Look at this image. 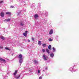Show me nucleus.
Wrapping results in <instances>:
<instances>
[{
  "label": "nucleus",
  "mask_w": 79,
  "mask_h": 79,
  "mask_svg": "<svg viewBox=\"0 0 79 79\" xmlns=\"http://www.w3.org/2000/svg\"><path fill=\"white\" fill-rule=\"evenodd\" d=\"M19 62L20 64H21V63H23V56H22V55H19Z\"/></svg>",
  "instance_id": "f257e3e1"
},
{
  "label": "nucleus",
  "mask_w": 79,
  "mask_h": 79,
  "mask_svg": "<svg viewBox=\"0 0 79 79\" xmlns=\"http://www.w3.org/2000/svg\"><path fill=\"white\" fill-rule=\"evenodd\" d=\"M17 72H18V71L15 70V72L14 73V77L16 79H18L20 77V75L19 74H17Z\"/></svg>",
  "instance_id": "f03ea898"
},
{
  "label": "nucleus",
  "mask_w": 79,
  "mask_h": 79,
  "mask_svg": "<svg viewBox=\"0 0 79 79\" xmlns=\"http://www.w3.org/2000/svg\"><path fill=\"white\" fill-rule=\"evenodd\" d=\"M43 57L44 60H45V61H46V60H47V58H48V57L45 56L44 55H43Z\"/></svg>",
  "instance_id": "7ed1b4c3"
},
{
  "label": "nucleus",
  "mask_w": 79,
  "mask_h": 79,
  "mask_svg": "<svg viewBox=\"0 0 79 79\" xmlns=\"http://www.w3.org/2000/svg\"><path fill=\"white\" fill-rule=\"evenodd\" d=\"M27 32H28V31H25V33H23V35H24V37H26L27 36Z\"/></svg>",
  "instance_id": "20e7f679"
},
{
  "label": "nucleus",
  "mask_w": 79,
  "mask_h": 79,
  "mask_svg": "<svg viewBox=\"0 0 79 79\" xmlns=\"http://www.w3.org/2000/svg\"><path fill=\"white\" fill-rule=\"evenodd\" d=\"M0 15L1 16V17H4V13L1 12L0 14Z\"/></svg>",
  "instance_id": "39448f33"
},
{
  "label": "nucleus",
  "mask_w": 79,
  "mask_h": 79,
  "mask_svg": "<svg viewBox=\"0 0 79 79\" xmlns=\"http://www.w3.org/2000/svg\"><path fill=\"white\" fill-rule=\"evenodd\" d=\"M34 17L35 19H37V18H38V17H39V15H38L37 14H35L34 15Z\"/></svg>",
  "instance_id": "423d86ee"
},
{
  "label": "nucleus",
  "mask_w": 79,
  "mask_h": 79,
  "mask_svg": "<svg viewBox=\"0 0 79 79\" xmlns=\"http://www.w3.org/2000/svg\"><path fill=\"white\" fill-rule=\"evenodd\" d=\"M53 33V30H51L49 31V34H52Z\"/></svg>",
  "instance_id": "0eeeda50"
},
{
  "label": "nucleus",
  "mask_w": 79,
  "mask_h": 79,
  "mask_svg": "<svg viewBox=\"0 0 79 79\" xmlns=\"http://www.w3.org/2000/svg\"><path fill=\"white\" fill-rule=\"evenodd\" d=\"M10 21V19H8L4 20V22L7 21V22H9Z\"/></svg>",
  "instance_id": "6e6552de"
},
{
  "label": "nucleus",
  "mask_w": 79,
  "mask_h": 79,
  "mask_svg": "<svg viewBox=\"0 0 79 79\" xmlns=\"http://www.w3.org/2000/svg\"><path fill=\"white\" fill-rule=\"evenodd\" d=\"M70 71H72V70H73V71H76V70H75V71L74 70L73 68V67H71L70 68Z\"/></svg>",
  "instance_id": "1a4fd4ad"
},
{
  "label": "nucleus",
  "mask_w": 79,
  "mask_h": 79,
  "mask_svg": "<svg viewBox=\"0 0 79 79\" xmlns=\"http://www.w3.org/2000/svg\"><path fill=\"white\" fill-rule=\"evenodd\" d=\"M50 56L52 58H53L54 56V54L52 53L50 54Z\"/></svg>",
  "instance_id": "9d476101"
},
{
  "label": "nucleus",
  "mask_w": 79,
  "mask_h": 79,
  "mask_svg": "<svg viewBox=\"0 0 79 79\" xmlns=\"http://www.w3.org/2000/svg\"><path fill=\"white\" fill-rule=\"evenodd\" d=\"M0 60L1 61H3L5 62V60L3 59H2V58H0Z\"/></svg>",
  "instance_id": "9b49d317"
},
{
  "label": "nucleus",
  "mask_w": 79,
  "mask_h": 79,
  "mask_svg": "<svg viewBox=\"0 0 79 79\" xmlns=\"http://www.w3.org/2000/svg\"><path fill=\"white\" fill-rule=\"evenodd\" d=\"M38 44V45H42V42H41V41H39Z\"/></svg>",
  "instance_id": "f8f14e48"
},
{
  "label": "nucleus",
  "mask_w": 79,
  "mask_h": 79,
  "mask_svg": "<svg viewBox=\"0 0 79 79\" xmlns=\"http://www.w3.org/2000/svg\"><path fill=\"white\" fill-rule=\"evenodd\" d=\"M0 38H1V39H2V40H5V38L2 36H1Z\"/></svg>",
  "instance_id": "ddd939ff"
},
{
  "label": "nucleus",
  "mask_w": 79,
  "mask_h": 79,
  "mask_svg": "<svg viewBox=\"0 0 79 79\" xmlns=\"http://www.w3.org/2000/svg\"><path fill=\"white\" fill-rule=\"evenodd\" d=\"M42 46L43 47H46L47 45L45 44H44L42 45Z\"/></svg>",
  "instance_id": "4468645a"
},
{
  "label": "nucleus",
  "mask_w": 79,
  "mask_h": 79,
  "mask_svg": "<svg viewBox=\"0 0 79 79\" xmlns=\"http://www.w3.org/2000/svg\"><path fill=\"white\" fill-rule=\"evenodd\" d=\"M6 15H11V13L10 12H6Z\"/></svg>",
  "instance_id": "2eb2a0df"
},
{
  "label": "nucleus",
  "mask_w": 79,
  "mask_h": 79,
  "mask_svg": "<svg viewBox=\"0 0 79 79\" xmlns=\"http://www.w3.org/2000/svg\"><path fill=\"white\" fill-rule=\"evenodd\" d=\"M46 52H47V53H48V54L50 53V52L49 51V50H48V49H46Z\"/></svg>",
  "instance_id": "dca6fc26"
},
{
  "label": "nucleus",
  "mask_w": 79,
  "mask_h": 79,
  "mask_svg": "<svg viewBox=\"0 0 79 79\" xmlns=\"http://www.w3.org/2000/svg\"><path fill=\"white\" fill-rule=\"evenodd\" d=\"M51 47H52V45H49L48 47V48L49 49V50H51Z\"/></svg>",
  "instance_id": "f3484780"
},
{
  "label": "nucleus",
  "mask_w": 79,
  "mask_h": 79,
  "mask_svg": "<svg viewBox=\"0 0 79 79\" xmlns=\"http://www.w3.org/2000/svg\"><path fill=\"white\" fill-rule=\"evenodd\" d=\"M52 49L53 50V51L54 52H55L56 51V49H55V48L54 47H53L52 48Z\"/></svg>",
  "instance_id": "a211bd4d"
},
{
  "label": "nucleus",
  "mask_w": 79,
  "mask_h": 79,
  "mask_svg": "<svg viewBox=\"0 0 79 79\" xmlns=\"http://www.w3.org/2000/svg\"><path fill=\"white\" fill-rule=\"evenodd\" d=\"M34 63H35L36 64L38 63V62L36 60H34Z\"/></svg>",
  "instance_id": "6ab92c4d"
},
{
  "label": "nucleus",
  "mask_w": 79,
  "mask_h": 79,
  "mask_svg": "<svg viewBox=\"0 0 79 79\" xmlns=\"http://www.w3.org/2000/svg\"><path fill=\"white\" fill-rule=\"evenodd\" d=\"M49 41H50V42H51V41H52L53 40L51 38H49L48 39Z\"/></svg>",
  "instance_id": "aec40b11"
},
{
  "label": "nucleus",
  "mask_w": 79,
  "mask_h": 79,
  "mask_svg": "<svg viewBox=\"0 0 79 79\" xmlns=\"http://www.w3.org/2000/svg\"><path fill=\"white\" fill-rule=\"evenodd\" d=\"M5 49H6L7 50H10V49L8 48H5Z\"/></svg>",
  "instance_id": "412c9836"
},
{
  "label": "nucleus",
  "mask_w": 79,
  "mask_h": 79,
  "mask_svg": "<svg viewBox=\"0 0 79 79\" xmlns=\"http://www.w3.org/2000/svg\"><path fill=\"white\" fill-rule=\"evenodd\" d=\"M20 25H21V26H23V25H24V24H23V23H20Z\"/></svg>",
  "instance_id": "4be33fe9"
},
{
  "label": "nucleus",
  "mask_w": 79,
  "mask_h": 79,
  "mask_svg": "<svg viewBox=\"0 0 79 79\" xmlns=\"http://www.w3.org/2000/svg\"><path fill=\"white\" fill-rule=\"evenodd\" d=\"M3 46H0V49H3Z\"/></svg>",
  "instance_id": "5701e85b"
},
{
  "label": "nucleus",
  "mask_w": 79,
  "mask_h": 79,
  "mask_svg": "<svg viewBox=\"0 0 79 79\" xmlns=\"http://www.w3.org/2000/svg\"><path fill=\"white\" fill-rule=\"evenodd\" d=\"M3 3V1H1L0 2V4H1V3Z\"/></svg>",
  "instance_id": "b1692460"
},
{
  "label": "nucleus",
  "mask_w": 79,
  "mask_h": 79,
  "mask_svg": "<svg viewBox=\"0 0 79 79\" xmlns=\"http://www.w3.org/2000/svg\"><path fill=\"white\" fill-rule=\"evenodd\" d=\"M29 72H30V73H32V69H30L29 70Z\"/></svg>",
  "instance_id": "393cba45"
},
{
  "label": "nucleus",
  "mask_w": 79,
  "mask_h": 79,
  "mask_svg": "<svg viewBox=\"0 0 79 79\" xmlns=\"http://www.w3.org/2000/svg\"><path fill=\"white\" fill-rule=\"evenodd\" d=\"M40 73V70H38V74H39V73Z\"/></svg>",
  "instance_id": "a878e982"
},
{
  "label": "nucleus",
  "mask_w": 79,
  "mask_h": 79,
  "mask_svg": "<svg viewBox=\"0 0 79 79\" xmlns=\"http://www.w3.org/2000/svg\"><path fill=\"white\" fill-rule=\"evenodd\" d=\"M10 8H14V6H10Z\"/></svg>",
  "instance_id": "bb28decb"
},
{
  "label": "nucleus",
  "mask_w": 79,
  "mask_h": 79,
  "mask_svg": "<svg viewBox=\"0 0 79 79\" xmlns=\"http://www.w3.org/2000/svg\"><path fill=\"white\" fill-rule=\"evenodd\" d=\"M45 49H42V52H45Z\"/></svg>",
  "instance_id": "cd10ccee"
},
{
  "label": "nucleus",
  "mask_w": 79,
  "mask_h": 79,
  "mask_svg": "<svg viewBox=\"0 0 79 79\" xmlns=\"http://www.w3.org/2000/svg\"><path fill=\"white\" fill-rule=\"evenodd\" d=\"M32 40L33 41H34V38H32Z\"/></svg>",
  "instance_id": "c85d7f7f"
},
{
  "label": "nucleus",
  "mask_w": 79,
  "mask_h": 79,
  "mask_svg": "<svg viewBox=\"0 0 79 79\" xmlns=\"http://www.w3.org/2000/svg\"><path fill=\"white\" fill-rule=\"evenodd\" d=\"M39 79H42V77H40L39 78Z\"/></svg>",
  "instance_id": "c756f323"
},
{
  "label": "nucleus",
  "mask_w": 79,
  "mask_h": 79,
  "mask_svg": "<svg viewBox=\"0 0 79 79\" xmlns=\"http://www.w3.org/2000/svg\"><path fill=\"white\" fill-rule=\"evenodd\" d=\"M45 69L46 70H47V67H46Z\"/></svg>",
  "instance_id": "7c9ffc66"
},
{
  "label": "nucleus",
  "mask_w": 79,
  "mask_h": 79,
  "mask_svg": "<svg viewBox=\"0 0 79 79\" xmlns=\"http://www.w3.org/2000/svg\"><path fill=\"white\" fill-rule=\"evenodd\" d=\"M28 41L29 42H30V40H28Z\"/></svg>",
  "instance_id": "2f4dec72"
},
{
  "label": "nucleus",
  "mask_w": 79,
  "mask_h": 79,
  "mask_svg": "<svg viewBox=\"0 0 79 79\" xmlns=\"http://www.w3.org/2000/svg\"><path fill=\"white\" fill-rule=\"evenodd\" d=\"M14 54V53H13L12 54V56H13V55Z\"/></svg>",
  "instance_id": "473e14b6"
},
{
  "label": "nucleus",
  "mask_w": 79,
  "mask_h": 79,
  "mask_svg": "<svg viewBox=\"0 0 79 79\" xmlns=\"http://www.w3.org/2000/svg\"><path fill=\"white\" fill-rule=\"evenodd\" d=\"M19 13L18 14V15H19Z\"/></svg>",
  "instance_id": "72a5a7b5"
},
{
  "label": "nucleus",
  "mask_w": 79,
  "mask_h": 79,
  "mask_svg": "<svg viewBox=\"0 0 79 79\" xmlns=\"http://www.w3.org/2000/svg\"><path fill=\"white\" fill-rule=\"evenodd\" d=\"M43 71H44H44H45V70H43Z\"/></svg>",
  "instance_id": "f704fd0d"
}]
</instances>
